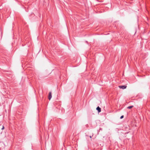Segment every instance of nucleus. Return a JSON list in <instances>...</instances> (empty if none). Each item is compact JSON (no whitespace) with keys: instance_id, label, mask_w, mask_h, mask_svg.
Wrapping results in <instances>:
<instances>
[{"instance_id":"3","label":"nucleus","mask_w":150,"mask_h":150,"mask_svg":"<svg viewBox=\"0 0 150 150\" xmlns=\"http://www.w3.org/2000/svg\"><path fill=\"white\" fill-rule=\"evenodd\" d=\"M96 110H97L98 113L100 112L101 111V109L99 106H98L96 108Z\"/></svg>"},{"instance_id":"2","label":"nucleus","mask_w":150,"mask_h":150,"mask_svg":"<svg viewBox=\"0 0 150 150\" xmlns=\"http://www.w3.org/2000/svg\"><path fill=\"white\" fill-rule=\"evenodd\" d=\"M52 97V95L51 92H50L49 93L48 95V99L50 100Z\"/></svg>"},{"instance_id":"10","label":"nucleus","mask_w":150,"mask_h":150,"mask_svg":"<svg viewBox=\"0 0 150 150\" xmlns=\"http://www.w3.org/2000/svg\"><path fill=\"white\" fill-rule=\"evenodd\" d=\"M90 137L91 138L92 137H91V136H90Z\"/></svg>"},{"instance_id":"11","label":"nucleus","mask_w":150,"mask_h":150,"mask_svg":"<svg viewBox=\"0 0 150 150\" xmlns=\"http://www.w3.org/2000/svg\"><path fill=\"white\" fill-rule=\"evenodd\" d=\"M73 67H75L76 66H73Z\"/></svg>"},{"instance_id":"4","label":"nucleus","mask_w":150,"mask_h":150,"mask_svg":"<svg viewBox=\"0 0 150 150\" xmlns=\"http://www.w3.org/2000/svg\"><path fill=\"white\" fill-rule=\"evenodd\" d=\"M133 107V105H131L127 107V108L128 109H131V108H132Z\"/></svg>"},{"instance_id":"7","label":"nucleus","mask_w":150,"mask_h":150,"mask_svg":"<svg viewBox=\"0 0 150 150\" xmlns=\"http://www.w3.org/2000/svg\"><path fill=\"white\" fill-rule=\"evenodd\" d=\"M4 72H9V71H7V70H4Z\"/></svg>"},{"instance_id":"6","label":"nucleus","mask_w":150,"mask_h":150,"mask_svg":"<svg viewBox=\"0 0 150 150\" xmlns=\"http://www.w3.org/2000/svg\"><path fill=\"white\" fill-rule=\"evenodd\" d=\"M4 129V125H3V126H2V128H1V129L2 130H3V129Z\"/></svg>"},{"instance_id":"5","label":"nucleus","mask_w":150,"mask_h":150,"mask_svg":"<svg viewBox=\"0 0 150 150\" xmlns=\"http://www.w3.org/2000/svg\"><path fill=\"white\" fill-rule=\"evenodd\" d=\"M124 117V115H122L120 117V119H122Z\"/></svg>"},{"instance_id":"1","label":"nucleus","mask_w":150,"mask_h":150,"mask_svg":"<svg viewBox=\"0 0 150 150\" xmlns=\"http://www.w3.org/2000/svg\"><path fill=\"white\" fill-rule=\"evenodd\" d=\"M127 86L125 85L120 86H119V87L121 89H126L127 88Z\"/></svg>"},{"instance_id":"8","label":"nucleus","mask_w":150,"mask_h":150,"mask_svg":"<svg viewBox=\"0 0 150 150\" xmlns=\"http://www.w3.org/2000/svg\"><path fill=\"white\" fill-rule=\"evenodd\" d=\"M128 127H129L128 126H126V127H125V129L127 128H128Z\"/></svg>"},{"instance_id":"9","label":"nucleus","mask_w":150,"mask_h":150,"mask_svg":"<svg viewBox=\"0 0 150 150\" xmlns=\"http://www.w3.org/2000/svg\"><path fill=\"white\" fill-rule=\"evenodd\" d=\"M129 132H126V133H125V134H127L128 133H129Z\"/></svg>"}]
</instances>
